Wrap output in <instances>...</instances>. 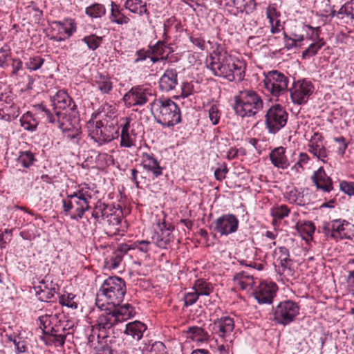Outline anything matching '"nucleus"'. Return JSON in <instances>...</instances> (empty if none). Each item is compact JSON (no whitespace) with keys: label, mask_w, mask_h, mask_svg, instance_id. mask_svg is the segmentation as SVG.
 <instances>
[{"label":"nucleus","mask_w":354,"mask_h":354,"mask_svg":"<svg viewBox=\"0 0 354 354\" xmlns=\"http://www.w3.org/2000/svg\"><path fill=\"white\" fill-rule=\"evenodd\" d=\"M227 5L235 8L238 13H252L256 9L255 0H230Z\"/></svg>","instance_id":"72a5a7b5"},{"label":"nucleus","mask_w":354,"mask_h":354,"mask_svg":"<svg viewBox=\"0 0 354 354\" xmlns=\"http://www.w3.org/2000/svg\"><path fill=\"white\" fill-rule=\"evenodd\" d=\"M311 180L317 189L324 193H329L333 189V181L327 176L323 167H319L311 176Z\"/></svg>","instance_id":"b1692460"},{"label":"nucleus","mask_w":354,"mask_h":354,"mask_svg":"<svg viewBox=\"0 0 354 354\" xmlns=\"http://www.w3.org/2000/svg\"><path fill=\"white\" fill-rule=\"evenodd\" d=\"M324 137L319 132H315L309 140L308 147V151L319 160L326 161L328 151L323 143Z\"/></svg>","instance_id":"aec40b11"},{"label":"nucleus","mask_w":354,"mask_h":354,"mask_svg":"<svg viewBox=\"0 0 354 354\" xmlns=\"http://www.w3.org/2000/svg\"><path fill=\"white\" fill-rule=\"evenodd\" d=\"M209 119L213 125L219 122L221 113L216 104H212L208 110Z\"/></svg>","instance_id":"3c124183"},{"label":"nucleus","mask_w":354,"mask_h":354,"mask_svg":"<svg viewBox=\"0 0 354 354\" xmlns=\"http://www.w3.org/2000/svg\"><path fill=\"white\" fill-rule=\"evenodd\" d=\"M109 19L112 23L118 25L127 24L130 21V19L125 16L119 9L118 6L113 1H111V10Z\"/></svg>","instance_id":"e433bc0d"},{"label":"nucleus","mask_w":354,"mask_h":354,"mask_svg":"<svg viewBox=\"0 0 354 354\" xmlns=\"http://www.w3.org/2000/svg\"><path fill=\"white\" fill-rule=\"evenodd\" d=\"M106 9L100 3H94L86 8V14L93 18H98L104 15Z\"/></svg>","instance_id":"79ce46f5"},{"label":"nucleus","mask_w":354,"mask_h":354,"mask_svg":"<svg viewBox=\"0 0 354 354\" xmlns=\"http://www.w3.org/2000/svg\"><path fill=\"white\" fill-rule=\"evenodd\" d=\"M192 288L200 296H209L214 290L212 285L202 279L195 281Z\"/></svg>","instance_id":"4c0bfd02"},{"label":"nucleus","mask_w":354,"mask_h":354,"mask_svg":"<svg viewBox=\"0 0 354 354\" xmlns=\"http://www.w3.org/2000/svg\"><path fill=\"white\" fill-rule=\"evenodd\" d=\"M41 110L44 113L46 120L51 124H57L58 127L62 130V133H67L72 129H77L71 122V119L67 115L66 111H56L53 115L49 109L40 105Z\"/></svg>","instance_id":"4468645a"},{"label":"nucleus","mask_w":354,"mask_h":354,"mask_svg":"<svg viewBox=\"0 0 354 354\" xmlns=\"http://www.w3.org/2000/svg\"><path fill=\"white\" fill-rule=\"evenodd\" d=\"M150 95L151 94L147 89L140 86H134L123 96V101L128 106H142L147 102Z\"/></svg>","instance_id":"dca6fc26"},{"label":"nucleus","mask_w":354,"mask_h":354,"mask_svg":"<svg viewBox=\"0 0 354 354\" xmlns=\"http://www.w3.org/2000/svg\"><path fill=\"white\" fill-rule=\"evenodd\" d=\"M166 42L165 41H158L154 46L151 47V53L156 55L163 56Z\"/></svg>","instance_id":"e2e57ef3"},{"label":"nucleus","mask_w":354,"mask_h":354,"mask_svg":"<svg viewBox=\"0 0 354 354\" xmlns=\"http://www.w3.org/2000/svg\"><path fill=\"white\" fill-rule=\"evenodd\" d=\"M46 281L48 282V288H47L46 294L40 297L41 301H47L52 299L59 290L58 285L53 283L50 278H46Z\"/></svg>","instance_id":"49530a36"},{"label":"nucleus","mask_w":354,"mask_h":354,"mask_svg":"<svg viewBox=\"0 0 354 354\" xmlns=\"http://www.w3.org/2000/svg\"><path fill=\"white\" fill-rule=\"evenodd\" d=\"M296 228L304 239L312 238L313 234L315 230V227L311 221L298 223Z\"/></svg>","instance_id":"ea45409f"},{"label":"nucleus","mask_w":354,"mask_h":354,"mask_svg":"<svg viewBox=\"0 0 354 354\" xmlns=\"http://www.w3.org/2000/svg\"><path fill=\"white\" fill-rule=\"evenodd\" d=\"M124 7L133 14L139 16L146 15L149 19L150 14L147 8V3L142 0H127L124 2Z\"/></svg>","instance_id":"7c9ffc66"},{"label":"nucleus","mask_w":354,"mask_h":354,"mask_svg":"<svg viewBox=\"0 0 354 354\" xmlns=\"http://www.w3.org/2000/svg\"><path fill=\"white\" fill-rule=\"evenodd\" d=\"M346 282L350 292L354 296V270L349 272Z\"/></svg>","instance_id":"774afa93"},{"label":"nucleus","mask_w":354,"mask_h":354,"mask_svg":"<svg viewBox=\"0 0 354 354\" xmlns=\"http://www.w3.org/2000/svg\"><path fill=\"white\" fill-rule=\"evenodd\" d=\"M108 213V216L104 221L106 222L109 225L115 227L120 225L122 217V210L120 209H115L114 207L113 211L109 212Z\"/></svg>","instance_id":"a19ab883"},{"label":"nucleus","mask_w":354,"mask_h":354,"mask_svg":"<svg viewBox=\"0 0 354 354\" xmlns=\"http://www.w3.org/2000/svg\"><path fill=\"white\" fill-rule=\"evenodd\" d=\"M267 17L269 19L270 22L271 24V31L272 33L277 32L279 30L278 28V26H279V21H276V26H274L273 22L274 18L277 17V10L274 7L269 6L266 10Z\"/></svg>","instance_id":"09e8293b"},{"label":"nucleus","mask_w":354,"mask_h":354,"mask_svg":"<svg viewBox=\"0 0 354 354\" xmlns=\"http://www.w3.org/2000/svg\"><path fill=\"white\" fill-rule=\"evenodd\" d=\"M63 134L65 138L72 141L73 143L77 144L80 139V135L81 134V131L80 128L72 129L71 131L67 133H63Z\"/></svg>","instance_id":"4d7b16f0"},{"label":"nucleus","mask_w":354,"mask_h":354,"mask_svg":"<svg viewBox=\"0 0 354 354\" xmlns=\"http://www.w3.org/2000/svg\"><path fill=\"white\" fill-rule=\"evenodd\" d=\"M82 41L87 45L89 49L95 50L100 46L102 38L95 35H90L84 37Z\"/></svg>","instance_id":"a18cd8bd"},{"label":"nucleus","mask_w":354,"mask_h":354,"mask_svg":"<svg viewBox=\"0 0 354 354\" xmlns=\"http://www.w3.org/2000/svg\"><path fill=\"white\" fill-rule=\"evenodd\" d=\"M44 62V59L40 56H33L28 59L26 63V66L30 71H37L41 67Z\"/></svg>","instance_id":"de8ad7c7"},{"label":"nucleus","mask_w":354,"mask_h":354,"mask_svg":"<svg viewBox=\"0 0 354 354\" xmlns=\"http://www.w3.org/2000/svg\"><path fill=\"white\" fill-rule=\"evenodd\" d=\"M17 161L24 167L28 168L35 161L34 154L30 151H21Z\"/></svg>","instance_id":"c03bdc74"},{"label":"nucleus","mask_w":354,"mask_h":354,"mask_svg":"<svg viewBox=\"0 0 354 354\" xmlns=\"http://www.w3.org/2000/svg\"><path fill=\"white\" fill-rule=\"evenodd\" d=\"M199 296L195 292V290L192 288V291L187 292L184 295V304L185 306H189L193 305L196 302Z\"/></svg>","instance_id":"6e6d98bb"},{"label":"nucleus","mask_w":354,"mask_h":354,"mask_svg":"<svg viewBox=\"0 0 354 354\" xmlns=\"http://www.w3.org/2000/svg\"><path fill=\"white\" fill-rule=\"evenodd\" d=\"M11 59L9 48L8 46L2 47L0 49V66L3 68L8 66V62Z\"/></svg>","instance_id":"864d4df0"},{"label":"nucleus","mask_w":354,"mask_h":354,"mask_svg":"<svg viewBox=\"0 0 354 354\" xmlns=\"http://www.w3.org/2000/svg\"><path fill=\"white\" fill-rule=\"evenodd\" d=\"M151 243L149 241H137L132 244V248L137 249L141 252L147 254L151 248Z\"/></svg>","instance_id":"5fc2aeb1"},{"label":"nucleus","mask_w":354,"mask_h":354,"mask_svg":"<svg viewBox=\"0 0 354 354\" xmlns=\"http://www.w3.org/2000/svg\"><path fill=\"white\" fill-rule=\"evenodd\" d=\"M206 66L216 76L230 82L241 81L245 75V66L227 52L214 50L206 59Z\"/></svg>","instance_id":"f257e3e1"},{"label":"nucleus","mask_w":354,"mask_h":354,"mask_svg":"<svg viewBox=\"0 0 354 354\" xmlns=\"http://www.w3.org/2000/svg\"><path fill=\"white\" fill-rule=\"evenodd\" d=\"M126 292V284L122 278L109 277L104 281L97 294L96 305L102 308L103 304H100V301L104 298L107 304L118 306L123 301Z\"/></svg>","instance_id":"39448f33"},{"label":"nucleus","mask_w":354,"mask_h":354,"mask_svg":"<svg viewBox=\"0 0 354 354\" xmlns=\"http://www.w3.org/2000/svg\"><path fill=\"white\" fill-rule=\"evenodd\" d=\"M239 221L232 214H225L214 221V230L221 236H228L236 232Z\"/></svg>","instance_id":"ddd939ff"},{"label":"nucleus","mask_w":354,"mask_h":354,"mask_svg":"<svg viewBox=\"0 0 354 354\" xmlns=\"http://www.w3.org/2000/svg\"><path fill=\"white\" fill-rule=\"evenodd\" d=\"M106 113H100V119L95 122H93L90 130V136L95 142L102 145L113 140L118 135L119 127H117L118 121L115 120V112L111 106Z\"/></svg>","instance_id":"7ed1b4c3"},{"label":"nucleus","mask_w":354,"mask_h":354,"mask_svg":"<svg viewBox=\"0 0 354 354\" xmlns=\"http://www.w3.org/2000/svg\"><path fill=\"white\" fill-rule=\"evenodd\" d=\"M194 86L190 82H184L181 86V96L185 98L193 93Z\"/></svg>","instance_id":"338daca9"},{"label":"nucleus","mask_w":354,"mask_h":354,"mask_svg":"<svg viewBox=\"0 0 354 354\" xmlns=\"http://www.w3.org/2000/svg\"><path fill=\"white\" fill-rule=\"evenodd\" d=\"M120 325L118 318L115 317L111 310L102 312L92 326L91 333L88 337L89 342H93L95 339L99 343L104 341V344L111 343L109 338H115L122 333V329L117 328Z\"/></svg>","instance_id":"f03ea898"},{"label":"nucleus","mask_w":354,"mask_h":354,"mask_svg":"<svg viewBox=\"0 0 354 354\" xmlns=\"http://www.w3.org/2000/svg\"><path fill=\"white\" fill-rule=\"evenodd\" d=\"M54 29L57 30V35L52 37V39L57 41H64L70 37L75 32L76 26L73 20L67 19L63 22L55 21Z\"/></svg>","instance_id":"5701e85b"},{"label":"nucleus","mask_w":354,"mask_h":354,"mask_svg":"<svg viewBox=\"0 0 354 354\" xmlns=\"http://www.w3.org/2000/svg\"><path fill=\"white\" fill-rule=\"evenodd\" d=\"M165 346L162 342H156L151 345L149 350V354H165Z\"/></svg>","instance_id":"13d9d810"},{"label":"nucleus","mask_w":354,"mask_h":354,"mask_svg":"<svg viewBox=\"0 0 354 354\" xmlns=\"http://www.w3.org/2000/svg\"><path fill=\"white\" fill-rule=\"evenodd\" d=\"M277 286L274 283H261L254 292V297L259 304H270L276 296Z\"/></svg>","instance_id":"f3484780"},{"label":"nucleus","mask_w":354,"mask_h":354,"mask_svg":"<svg viewBox=\"0 0 354 354\" xmlns=\"http://www.w3.org/2000/svg\"><path fill=\"white\" fill-rule=\"evenodd\" d=\"M325 44L322 39H318L314 43H312L302 53V57H313L315 55L317 51Z\"/></svg>","instance_id":"37998d69"},{"label":"nucleus","mask_w":354,"mask_h":354,"mask_svg":"<svg viewBox=\"0 0 354 354\" xmlns=\"http://www.w3.org/2000/svg\"><path fill=\"white\" fill-rule=\"evenodd\" d=\"M227 171V167L226 165L223 163L215 169L214 173V177L217 180L221 181L225 178Z\"/></svg>","instance_id":"680f3d73"},{"label":"nucleus","mask_w":354,"mask_h":354,"mask_svg":"<svg viewBox=\"0 0 354 354\" xmlns=\"http://www.w3.org/2000/svg\"><path fill=\"white\" fill-rule=\"evenodd\" d=\"M111 311L115 315V317L118 318V323L120 324L133 317L135 314L133 307L129 304L122 306H120V304L115 306Z\"/></svg>","instance_id":"2f4dec72"},{"label":"nucleus","mask_w":354,"mask_h":354,"mask_svg":"<svg viewBox=\"0 0 354 354\" xmlns=\"http://www.w3.org/2000/svg\"><path fill=\"white\" fill-rule=\"evenodd\" d=\"M113 209H114L113 205L106 204L99 200L93 208L91 216L96 222L100 223L102 221H105L108 216V212L113 211Z\"/></svg>","instance_id":"c756f323"},{"label":"nucleus","mask_w":354,"mask_h":354,"mask_svg":"<svg viewBox=\"0 0 354 354\" xmlns=\"http://www.w3.org/2000/svg\"><path fill=\"white\" fill-rule=\"evenodd\" d=\"M279 266L277 269L278 273L285 274L290 272V259L279 260Z\"/></svg>","instance_id":"0e129e2a"},{"label":"nucleus","mask_w":354,"mask_h":354,"mask_svg":"<svg viewBox=\"0 0 354 354\" xmlns=\"http://www.w3.org/2000/svg\"><path fill=\"white\" fill-rule=\"evenodd\" d=\"M264 88L274 97H279L288 91V77L283 73L272 70L265 73Z\"/></svg>","instance_id":"0eeeda50"},{"label":"nucleus","mask_w":354,"mask_h":354,"mask_svg":"<svg viewBox=\"0 0 354 354\" xmlns=\"http://www.w3.org/2000/svg\"><path fill=\"white\" fill-rule=\"evenodd\" d=\"M290 209L285 205H282L279 207L272 208L271 210V215L274 218L282 219L288 216Z\"/></svg>","instance_id":"603ef678"},{"label":"nucleus","mask_w":354,"mask_h":354,"mask_svg":"<svg viewBox=\"0 0 354 354\" xmlns=\"http://www.w3.org/2000/svg\"><path fill=\"white\" fill-rule=\"evenodd\" d=\"M94 85L102 94H109L113 89V82L108 75L99 74L95 77Z\"/></svg>","instance_id":"f704fd0d"},{"label":"nucleus","mask_w":354,"mask_h":354,"mask_svg":"<svg viewBox=\"0 0 354 354\" xmlns=\"http://www.w3.org/2000/svg\"><path fill=\"white\" fill-rule=\"evenodd\" d=\"M60 322H57L51 328L50 333L48 337H46L47 344H53L55 346H63L65 339L69 333L66 332L62 323V318L59 317Z\"/></svg>","instance_id":"4be33fe9"},{"label":"nucleus","mask_w":354,"mask_h":354,"mask_svg":"<svg viewBox=\"0 0 354 354\" xmlns=\"http://www.w3.org/2000/svg\"><path fill=\"white\" fill-rule=\"evenodd\" d=\"M51 101L54 106L55 113L57 109L69 110L73 111L76 105L68 94L63 90H60L52 97Z\"/></svg>","instance_id":"393cba45"},{"label":"nucleus","mask_w":354,"mask_h":354,"mask_svg":"<svg viewBox=\"0 0 354 354\" xmlns=\"http://www.w3.org/2000/svg\"><path fill=\"white\" fill-rule=\"evenodd\" d=\"M132 119L130 117H123L119 120V129H121L120 146L131 148L136 146L137 134L131 124Z\"/></svg>","instance_id":"2eb2a0df"},{"label":"nucleus","mask_w":354,"mask_h":354,"mask_svg":"<svg viewBox=\"0 0 354 354\" xmlns=\"http://www.w3.org/2000/svg\"><path fill=\"white\" fill-rule=\"evenodd\" d=\"M158 230L152 236L153 242L160 248H167L173 241L172 230L171 226H167L165 220L158 222Z\"/></svg>","instance_id":"a211bd4d"},{"label":"nucleus","mask_w":354,"mask_h":354,"mask_svg":"<svg viewBox=\"0 0 354 354\" xmlns=\"http://www.w3.org/2000/svg\"><path fill=\"white\" fill-rule=\"evenodd\" d=\"M212 333L221 338L229 337L234 328V322L230 317H222L214 321L211 325Z\"/></svg>","instance_id":"412c9836"},{"label":"nucleus","mask_w":354,"mask_h":354,"mask_svg":"<svg viewBox=\"0 0 354 354\" xmlns=\"http://www.w3.org/2000/svg\"><path fill=\"white\" fill-rule=\"evenodd\" d=\"M313 90L314 86L311 82L304 79L294 82L292 87L288 91L290 92L292 102L301 105L307 102Z\"/></svg>","instance_id":"9d476101"},{"label":"nucleus","mask_w":354,"mask_h":354,"mask_svg":"<svg viewBox=\"0 0 354 354\" xmlns=\"http://www.w3.org/2000/svg\"><path fill=\"white\" fill-rule=\"evenodd\" d=\"M349 223L341 218L334 219L329 222H325L322 225V230L326 237L335 240L350 239V235L346 231V227Z\"/></svg>","instance_id":"9b49d317"},{"label":"nucleus","mask_w":354,"mask_h":354,"mask_svg":"<svg viewBox=\"0 0 354 354\" xmlns=\"http://www.w3.org/2000/svg\"><path fill=\"white\" fill-rule=\"evenodd\" d=\"M88 188H82L80 190L67 196L68 199L73 201L74 207L75 208L76 214L72 215V219L82 218L86 211L88 210L90 206L88 200L91 198V196L88 194Z\"/></svg>","instance_id":"f8f14e48"},{"label":"nucleus","mask_w":354,"mask_h":354,"mask_svg":"<svg viewBox=\"0 0 354 354\" xmlns=\"http://www.w3.org/2000/svg\"><path fill=\"white\" fill-rule=\"evenodd\" d=\"M21 126L24 130L28 131H34L38 126V121L33 117L32 113L29 111L26 113L20 118Z\"/></svg>","instance_id":"58836bf2"},{"label":"nucleus","mask_w":354,"mask_h":354,"mask_svg":"<svg viewBox=\"0 0 354 354\" xmlns=\"http://www.w3.org/2000/svg\"><path fill=\"white\" fill-rule=\"evenodd\" d=\"M340 189L348 196H354V183L342 181L339 185Z\"/></svg>","instance_id":"69168bd1"},{"label":"nucleus","mask_w":354,"mask_h":354,"mask_svg":"<svg viewBox=\"0 0 354 354\" xmlns=\"http://www.w3.org/2000/svg\"><path fill=\"white\" fill-rule=\"evenodd\" d=\"M142 164L146 170L151 171L155 177L162 174L163 168L153 153H143L142 155Z\"/></svg>","instance_id":"bb28decb"},{"label":"nucleus","mask_w":354,"mask_h":354,"mask_svg":"<svg viewBox=\"0 0 354 354\" xmlns=\"http://www.w3.org/2000/svg\"><path fill=\"white\" fill-rule=\"evenodd\" d=\"M299 307L292 300L281 301L274 308L273 320L277 324L286 326L293 322L299 315Z\"/></svg>","instance_id":"6e6552de"},{"label":"nucleus","mask_w":354,"mask_h":354,"mask_svg":"<svg viewBox=\"0 0 354 354\" xmlns=\"http://www.w3.org/2000/svg\"><path fill=\"white\" fill-rule=\"evenodd\" d=\"M234 281L242 290L250 288L254 283L253 277L245 271L236 273L234 276Z\"/></svg>","instance_id":"c9c22d12"},{"label":"nucleus","mask_w":354,"mask_h":354,"mask_svg":"<svg viewBox=\"0 0 354 354\" xmlns=\"http://www.w3.org/2000/svg\"><path fill=\"white\" fill-rule=\"evenodd\" d=\"M38 325L39 328L42 330L43 333L48 337L50 333L51 328L53 325L59 321V315L45 313L39 315L37 319Z\"/></svg>","instance_id":"cd10ccee"},{"label":"nucleus","mask_w":354,"mask_h":354,"mask_svg":"<svg viewBox=\"0 0 354 354\" xmlns=\"http://www.w3.org/2000/svg\"><path fill=\"white\" fill-rule=\"evenodd\" d=\"M158 83L159 88L162 91L169 92L174 90L178 84L176 70L175 68L165 70Z\"/></svg>","instance_id":"a878e982"},{"label":"nucleus","mask_w":354,"mask_h":354,"mask_svg":"<svg viewBox=\"0 0 354 354\" xmlns=\"http://www.w3.org/2000/svg\"><path fill=\"white\" fill-rule=\"evenodd\" d=\"M288 114L280 104L272 106L266 114L265 123L268 132L272 134L277 133L287 123Z\"/></svg>","instance_id":"1a4fd4ad"},{"label":"nucleus","mask_w":354,"mask_h":354,"mask_svg":"<svg viewBox=\"0 0 354 354\" xmlns=\"http://www.w3.org/2000/svg\"><path fill=\"white\" fill-rule=\"evenodd\" d=\"M122 258L121 252H115L108 262L109 266L113 269L117 268L121 263Z\"/></svg>","instance_id":"bf43d9fd"},{"label":"nucleus","mask_w":354,"mask_h":354,"mask_svg":"<svg viewBox=\"0 0 354 354\" xmlns=\"http://www.w3.org/2000/svg\"><path fill=\"white\" fill-rule=\"evenodd\" d=\"M147 330V326L143 323L139 321L129 323L125 325L124 333L133 339L138 341L142 336L143 333Z\"/></svg>","instance_id":"473e14b6"},{"label":"nucleus","mask_w":354,"mask_h":354,"mask_svg":"<svg viewBox=\"0 0 354 354\" xmlns=\"http://www.w3.org/2000/svg\"><path fill=\"white\" fill-rule=\"evenodd\" d=\"M19 115V107L15 104L9 96L0 98V120L10 122Z\"/></svg>","instance_id":"6ab92c4d"},{"label":"nucleus","mask_w":354,"mask_h":354,"mask_svg":"<svg viewBox=\"0 0 354 354\" xmlns=\"http://www.w3.org/2000/svg\"><path fill=\"white\" fill-rule=\"evenodd\" d=\"M150 105L155 120L162 127H170L180 122V108L170 98H156Z\"/></svg>","instance_id":"20e7f679"},{"label":"nucleus","mask_w":354,"mask_h":354,"mask_svg":"<svg viewBox=\"0 0 354 354\" xmlns=\"http://www.w3.org/2000/svg\"><path fill=\"white\" fill-rule=\"evenodd\" d=\"M75 296L71 293H65L59 297V304L62 306H66L72 308H76L77 305L73 301Z\"/></svg>","instance_id":"8fccbe9b"},{"label":"nucleus","mask_w":354,"mask_h":354,"mask_svg":"<svg viewBox=\"0 0 354 354\" xmlns=\"http://www.w3.org/2000/svg\"><path fill=\"white\" fill-rule=\"evenodd\" d=\"M234 109L236 113L242 117L255 115L263 108V100L257 92L245 89L239 93L234 97Z\"/></svg>","instance_id":"423d86ee"},{"label":"nucleus","mask_w":354,"mask_h":354,"mask_svg":"<svg viewBox=\"0 0 354 354\" xmlns=\"http://www.w3.org/2000/svg\"><path fill=\"white\" fill-rule=\"evenodd\" d=\"M285 153L286 149L283 147L274 148L271 151L269 157L274 167L282 169H287L289 167L290 163Z\"/></svg>","instance_id":"c85d7f7f"},{"label":"nucleus","mask_w":354,"mask_h":354,"mask_svg":"<svg viewBox=\"0 0 354 354\" xmlns=\"http://www.w3.org/2000/svg\"><path fill=\"white\" fill-rule=\"evenodd\" d=\"M46 278H50V277L46 276L44 279L39 281V284L36 286L35 288L36 290V293L39 296V299H40L41 297H43L46 291L47 288H48V282L46 281Z\"/></svg>","instance_id":"052dcab7"}]
</instances>
